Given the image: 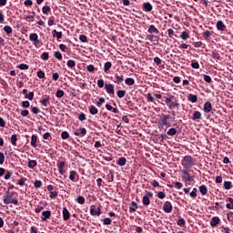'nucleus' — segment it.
Returning <instances> with one entry per match:
<instances>
[{
    "label": "nucleus",
    "instance_id": "41",
    "mask_svg": "<svg viewBox=\"0 0 233 233\" xmlns=\"http://www.w3.org/2000/svg\"><path fill=\"white\" fill-rule=\"evenodd\" d=\"M109 68H112V63L111 62H106L104 66V71L108 72Z\"/></svg>",
    "mask_w": 233,
    "mask_h": 233
},
{
    "label": "nucleus",
    "instance_id": "12",
    "mask_svg": "<svg viewBox=\"0 0 233 233\" xmlns=\"http://www.w3.org/2000/svg\"><path fill=\"white\" fill-rule=\"evenodd\" d=\"M217 28L218 30H220V32H225L226 28H227V25H225V24H223V21L221 20H218L217 22Z\"/></svg>",
    "mask_w": 233,
    "mask_h": 233
},
{
    "label": "nucleus",
    "instance_id": "26",
    "mask_svg": "<svg viewBox=\"0 0 233 233\" xmlns=\"http://www.w3.org/2000/svg\"><path fill=\"white\" fill-rule=\"evenodd\" d=\"M51 10L52 9L48 5H44L42 8V12H43V14H45V15H48V14H50Z\"/></svg>",
    "mask_w": 233,
    "mask_h": 233
},
{
    "label": "nucleus",
    "instance_id": "23",
    "mask_svg": "<svg viewBox=\"0 0 233 233\" xmlns=\"http://www.w3.org/2000/svg\"><path fill=\"white\" fill-rule=\"evenodd\" d=\"M116 165H118L119 167H125V165H127V158L125 157L118 158Z\"/></svg>",
    "mask_w": 233,
    "mask_h": 233
},
{
    "label": "nucleus",
    "instance_id": "52",
    "mask_svg": "<svg viewBox=\"0 0 233 233\" xmlns=\"http://www.w3.org/2000/svg\"><path fill=\"white\" fill-rule=\"evenodd\" d=\"M18 68L20 70H28L29 66L26 64H21L20 66H18Z\"/></svg>",
    "mask_w": 233,
    "mask_h": 233
},
{
    "label": "nucleus",
    "instance_id": "33",
    "mask_svg": "<svg viewBox=\"0 0 233 233\" xmlns=\"http://www.w3.org/2000/svg\"><path fill=\"white\" fill-rule=\"evenodd\" d=\"M117 97H119L120 99H122V97H125V96H127V91L125 90H118L116 93Z\"/></svg>",
    "mask_w": 233,
    "mask_h": 233
},
{
    "label": "nucleus",
    "instance_id": "28",
    "mask_svg": "<svg viewBox=\"0 0 233 233\" xmlns=\"http://www.w3.org/2000/svg\"><path fill=\"white\" fill-rule=\"evenodd\" d=\"M53 37H56L57 39H61L63 37V32H57V30H53Z\"/></svg>",
    "mask_w": 233,
    "mask_h": 233
},
{
    "label": "nucleus",
    "instance_id": "21",
    "mask_svg": "<svg viewBox=\"0 0 233 233\" xmlns=\"http://www.w3.org/2000/svg\"><path fill=\"white\" fill-rule=\"evenodd\" d=\"M168 119H170L169 115H163L162 116V124L165 125L166 127L168 126Z\"/></svg>",
    "mask_w": 233,
    "mask_h": 233
},
{
    "label": "nucleus",
    "instance_id": "7",
    "mask_svg": "<svg viewBox=\"0 0 233 233\" xmlns=\"http://www.w3.org/2000/svg\"><path fill=\"white\" fill-rule=\"evenodd\" d=\"M62 214L64 221H68V219H70V211H68V208H64Z\"/></svg>",
    "mask_w": 233,
    "mask_h": 233
},
{
    "label": "nucleus",
    "instance_id": "43",
    "mask_svg": "<svg viewBox=\"0 0 233 233\" xmlns=\"http://www.w3.org/2000/svg\"><path fill=\"white\" fill-rule=\"evenodd\" d=\"M165 198H167V194H166L165 192L159 191V192L157 193V198H158V199H165Z\"/></svg>",
    "mask_w": 233,
    "mask_h": 233
},
{
    "label": "nucleus",
    "instance_id": "39",
    "mask_svg": "<svg viewBox=\"0 0 233 233\" xmlns=\"http://www.w3.org/2000/svg\"><path fill=\"white\" fill-rule=\"evenodd\" d=\"M35 188H41L43 187V182L41 180H35L34 183Z\"/></svg>",
    "mask_w": 233,
    "mask_h": 233
},
{
    "label": "nucleus",
    "instance_id": "53",
    "mask_svg": "<svg viewBox=\"0 0 233 233\" xmlns=\"http://www.w3.org/2000/svg\"><path fill=\"white\" fill-rule=\"evenodd\" d=\"M12 176H13L12 171H6V173L5 175V179L8 180V179H10V177H12Z\"/></svg>",
    "mask_w": 233,
    "mask_h": 233
},
{
    "label": "nucleus",
    "instance_id": "36",
    "mask_svg": "<svg viewBox=\"0 0 233 233\" xmlns=\"http://www.w3.org/2000/svg\"><path fill=\"white\" fill-rule=\"evenodd\" d=\"M4 31L5 32V34H7V35H10V34H12L13 29L10 25H5L4 26Z\"/></svg>",
    "mask_w": 233,
    "mask_h": 233
},
{
    "label": "nucleus",
    "instance_id": "55",
    "mask_svg": "<svg viewBox=\"0 0 233 233\" xmlns=\"http://www.w3.org/2000/svg\"><path fill=\"white\" fill-rule=\"evenodd\" d=\"M43 208H45V206L44 205H39V206H37L36 207V208L35 209V212L36 213V214H39V212H41V210H43Z\"/></svg>",
    "mask_w": 233,
    "mask_h": 233
},
{
    "label": "nucleus",
    "instance_id": "2",
    "mask_svg": "<svg viewBox=\"0 0 233 233\" xmlns=\"http://www.w3.org/2000/svg\"><path fill=\"white\" fill-rule=\"evenodd\" d=\"M14 196V192H6L5 196H4V203L5 205H19V200H17V198H13Z\"/></svg>",
    "mask_w": 233,
    "mask_h": 233
},
{
    "label": "nucleus",
    "instance_id": "15",
    "mask_svg": "<svg viewBox=\"0 0 233 233\" xmlns=\"http://www.w3.org/2000/svg\"><path fill=\"white\" fill-rule=\"evenodd\" d=\"M167 107L169 108V110H172V108H179V101L176 100L175 102H173L171 100Z\"/></svg>",
    "mask_w": 233,
    "mask_h": 233
},
{
    "label": "nucleus",
    "instance_id": "64",
    "mask_svg": "<svg viewBox=\"0 0 233 233\" xmlns=\"http://www.w3.org/2000/svg\"><path fill=\"white\" fill-rule=\"evenodd\" d=\"M103 103H105V98L104 97L99 98V100L96 102V106L100 107L101 105H103Z\"/></svg>",
    "mask_w": 233,
    "mask_h": 233
},
{
    "label": "nucleus",
    "instance_id": "47",
    "mask_svg": "<svg viewBox=\"0 0 233 233\" xmlns=\"http://www.w3.org/2000/svg\"><path fill=\"white\" fill-rule=\"evenodd\" d=\"M79 40L81 41V43H88V38L85 35H81L79 36Z\"/></svg>",
    "mask_w": 233,
    "mask_h": 233
},
{
    "label": "nucleus",
    "instance_id": "37",
    "mask_svg": "<svg viewBox=\"0 0 233 233\" xmlns=\"http://www.w3.org/2000/svg\"><path fill=\"white\" fill-rule=\"evenodd\" d=\"M167 136H176L177 134V130L174 127H171L167 132Z\"/></svg>",
    "mask_w": 233,
    "mask_h": 233
},
{
    "label": "nucleus",
    "instance_id": "1",
    "mask_svg": "<svg viewBox=\"0 0 233 233\" xmlns=\"http://www.w3.org/2000/svg\"><path fill=\"white\" fill-rule=\"evenodd\" d=\"M196 165V159L190 156H186L182 159L184 168H192Z\"/></svg>",
    "mask_w": 233,
    "mask_h": 233
},
{
    "label": "nucleus",
    "instance_id": "40",
    "mask_svg": "<svg viewBox=\"0 0 233 233\" xmlns=\"http://www.w3.org/2000/svg\"><path fill=\"white\" fill-rule=\"evenodd\" d=\"M190 37V35H188V33H187L186 31L181 33V39H183L184 41H187V39H188Z\"/></svg>",
    "mask_w": 233,
    "mask_h": 233
},
{
    "label": "nucleus",
    "instance_id": "10",
    "mask_svg": "<svg viewBox=\"0 0 233 233\" xmlns=\"http://www.w3.org/2000/svg\"><path fill=\"white\" fill-rule=\"evenodd\" d=\"M30 41H34V45H37L39 43V36L37 34L33 33L29 35Z\"/></svg>",
    "mask_w": 233,
    "mask_h": 233
},
{
    "label": "nucleus",
    "instance_id": "59",
    "mask_svg": "<svg viewBox=\"0 0 233 233\" xmlns=\"http://www.w3.org/2000/svg\"><path fill=\"white\" fill-rule=\"evenodd\" d=\"M204 81H206V83H212V78L210 76L204 75Z\"/></svg>",
    "mask_w": 233,
    "mask_h": 233
},
{
    "label": "nucleus",
    "instance_id": "27",
    "mask_svg": "<svg viewBox=\"0 0 233 233\" xmlns=\"http://www.w3.org/2000/svg\"><path fill=\"white\" fill-rule=\"evenodd\" d=\"M144 6V10H146V12H152V5L150 3H145L143 5Z\"/></svg>",
    "mask_w": 233,
    "mask_h": 233
},
{
    "label": "nucleus",
    "instance_id": "8",
    "mask_svg": "<svg viewBox=\"0 0 233 233\" xmlns=\"http://www.w3.org/2000/svg\"><path fill=\"white\" fill-rule=\"evenodd\" d=\"M74 136H86V129L85 127H80L74 132Z\"/></svg>",
    "mask_w": 233,
    "mask_h": 233
},
{
    "label": "nucleus",
    "instance_id": "24",
    "mask_svg": "<svg viewBox=\"0 0 233 233\" xmlns=\"http://www.w3.org/2000/svg\"><path fill=\"white\" fill-rule=\"evenodd\" d=\"M41 105H43V106H48V105H50V96H46L44 99H42Z\"/></svg>",
    "mask_w": 233,
    "mask_h": 233
},
{
    "label": "nucleus",
    "instance_id": "25",
    "mask_svg": "<svg viewBox=\"0 0 233 233\" xmlns=\"http://www.w3.org/2000/svg\"><path fill=\"white\" fill-rule=\"evenodd\" d=\"M193 121H197V119H201V112L195 111L192 116Z\"/></svg>",
    "mask_w": 233,
    "mask_h": 233
},
{
    "label": "nucleus",
    "instance_id": "16",
    "mask_svg": "<svg viewBox=\"0 0 233 233\" xmlns=\"http://www.w3.org/2000/svg\"><path fill=\"white\" fill-rule=\"evenodd\" d=\"M147 32H148V34H159V30L154 25H151L149 26Z\"/></svg>",
    "mask_w": 233,
    "mask_h": 233
},
{
    "label": "nucleus",
    "instance_id": "9",
    "mask_svg": "<svg viewBox=\"0 0 233 233\" xmlns=\"http://www.w3.org/2000/svg\"><path fill=\"white\" fill-rule=\"evenodd\" d=\"M204 112H205L206 114H208V113L212 112V103H210V102H206V103L204 104Z\"/></svg>",
    "mask_w": 233,
    "mask_h": 233
},
{
    "label": "nucleus",
    "instance_id": "14",
    "mask_svg": "<svg viewBox=\"0 0 233 233\" xmlns=\"http://www.w3.org/2000/svg\"><path fill=\"white\" fill-rule=\"evenodd\" d=\"M105 88H106V92H107V94L114 95V85H112V84H106L105 85Z\"/></svg>",
    "mask_w": 233,
    "mask_h": 233
},
{
    "label": "nucleus",
    "instance_id": "18",
    "mask_svg": "<svg viewBox=\"0 0 233 233\" xmlns=\"http://www.w3.org/2000/svg\"><path fill=\"white\" fill-rule=\"evenodd\" d=\"M137 208H138V207H137V203H136V202H131V204H130V207H129V211L131 212V213H133V212H136L137 210Z\"/></svg>",
    "mask_w": 233,
    "mask_h": 233
},
{
    "label": "nucleus",
    "instance_id": "35",
    "mask_svg": "<svg viewBox=\"0 0 233 233\" xmlns=\"http://www.w3.org/2000/svg\"><path fill=\"white\" fill-rule=\"evenodd\" d=\"M136 83V80H134V78H127L126 79V85H127V86H132V85H134Z\"/></svg>",
    "mask_w": 233,
    "mask_h": 233
},
{
    "label": "nucleus",
    "instance_id": "34",
    "mask_svg": "<svg viewBox=\"0 0 233 233\" xmlns=\"http://www.w3.org/2000/svg\"><path fill=\"white\" fill-rule=\"evenodd\" d=\"M11 144L13 145V147H15L17 145V135H12Z\"/></svg>",
    "mask_w": 233,
    "mask_h": 233
},
{
    "label": "nucleus",
    "instance_id": "57",
    "mask_svg": "<svg viewBox=\"0 0 233 233\" xmlns=\"http://www.w3.org/2000/svg\"><path fill=\"white\" fill-rule=\"evenodd\" d=\"M57 191H51L49 198H51V199H55V198H57Z\"/></svg>",
    "mask_w": 233,
    "mask_h": 233
},
{
    "label": "nucleus",
    "instance_id": "38",
    "mask_svg": "<svg viewBox=\"0 0 233 233\" xmlns=\"http://www.w3.org/2000/svg\"><path fill=\"white\" fill-rule=\"evenodd\" d=\"M224 188L226 190H230V188H232V182L230 181L224 182Z\"/></svg>",
    "mask_w": 233,
    "mask_h": 233
},
{
    "label": "nucleus",
    "instance_id": "42",
    "mask_svg": "<svg viewBox=\"0 0 233 233\" xmlns=\"http://www.w3.org/2000/svg\"><path fill=\"white\" fill-rule=\"evenodd\" d=\"M125 77L122 76H116V83H117V85H119V83H123Z\"/></svg>",
    "mask_w": 233,
    "mask_h": 233
},
{
    "label": "nucleus",
    "instance_id": "20",
    "mask_svg": "<svg viewBox=\"0 0 233 233\" xmlns=\"http://www.w3.org/2000/svg\"><path fill=\"white\" fill-rule=\"evenodd\" d=\"M76 177H77V172L76 171H70L69 172V179H70V181L76 182Z\"/></svg>",
    "mask_w": 233,
    "mask_h": 233
},
{
    "label": "nucleus",
    "instance_id": "49",
    "mask_svg": "<svg viewBox=\"0 0 233 233\" xmlns=\"http://www.w3.org/2000/svg\"><path fill=\"white\" fill-rule=\"evenodd\" d=\"M211 57H212L213 59H216L217 61H218V59L221 58V56H219V53H216V52H213V53H212Z\"/></svg>",
    "mask_w": 233,
    "mask_h": 233
},
{
    "label": "nucleus",
    "instance_id": "54",
    "mask_svg": "<svg viewBox=\"0 0 233 233\" xmlns=\"http://www.w3.org/2000/svg\"><path fill=\"white\" fill-rule=\"evenodd\" d=\"M147 99L148 103H154V96H152V95L150 93H148L147 95Z\"/></svg>",
    "mask_w": 233,
    "mask_h": 233
},
{
    "label": "nucleus",
    "instance_id": "17",
    "mask_svg": "<svg viewBox=\"0 0 233 233\" xmlns=\"http://www.w3.org/2000/svg\"><path fill=\"white\" fill-rule=\"evenodd\" d=\"M31 147H33L34 148H37V136L33 135L31 137Z\"/></svg>",
    "mask_w": 233,
    "mask_h": 233
},
{
    "label": "nucleus",
    "instance_id": "61",
    "mask_svg": "<svg viewBox=\"0 0 233 233\" xmlns=\"http://www.w3.org/2000/svg\"><path fill=\"white\" fill-rule=\"evenodd\" d=\"M25 99H29V101H32L34 99V92H29V94L25 96Z\"/></svg>",
    "mask_w": 233,
    "mask_h": 233
},
{
    "label": "nucleus",
    "instance_id": "56",
    "mask_svg": "<svg viewBox=\"0 0 233 233\" xmlns=\"http://www.w3.org/2000/svg\"><path fill=\"white\" fill-rule=\"evenodd\" d=\"M174 96H169V97H166V100H165V103L166 105H167L168 106V104L171 103L172 99H174Z\"/></svg>",
    "mask_w": 233,
    "mask_h": 233
},
{
    "label": "nucleus",
    "instance_id": "30",
    "mask_svg": "<svg viewBox=\"0 0 233 233\" xmlns=\"http://www.w3.org/2000/svg\"><path fill=\"white\" fill-rule=\"evenodd\" d=\"M34 17H35V12L33 11L31 15L25 16V19L30 23V21H34Z\"/></svg>",
    "mask_w": 233,
    "mask_h": 233
},
{
    "label": "nucleus",
    "instance_id": "58",
    "mask_svg": "<svg viewBox=\"0 0 233 233\" xmlns=\"http://www.w3.org/2000/svg\"><path fill=\"white\" fill-rule=\"evenodd\" d=\"M37 77H39V79H45V72H43L42 70L38 71Z\"/></svg>",
    "mask_w": 233,
    "mask_h": 233
},
{
    "label": "nucleus",
    "instance_id": "62",
    "mask_svg": "<svg viewBox=\"0 0 233 233\" xmlns=\"http://www.w3.org/2000/svg\"><path fill=\"white\" fill-rule=\"evenodd\" d=\"M87 72H94L96 70V66L94 65H89L86 67Z\"/></svg>",
    "mask_w": 233,
    "mask_h": 233
},
{
    "label": "nucleus",
    "instance_id": "51",
    "mask_svg": "<svg viewBox=\"0 0 233 233\" xmlns=\"http://www.w3.org/2000/svg\"><path fill=\"white\" fill-rule=\"evenodd\" d=\"M67 66H69V68H74V66H76V61L68 60L67 61Z\"/></svg>",
    "mask_w": 233,
    "mask_h": 233
},
{
    "label": "nucleus",
    "instance_id": "44",
    "mask_svg": "<svg viewBox=\"0 0 233 233\" xmlns=\"http://www.w3.org/2000/svg\"><path fill=\"white\" fill-rule=\"evenodd\" d=\"M63 96H65V91H63L61 89H58L56 91V96L58 97V98H61V97H63Z\"/></svg>",
    "mask_w": 233,
    "mask_h": 233
},
{
    "label": "nucleus",
    "instance_id": "5",
    "mask_svg": "<svg viewBox=\"0 0 233 233\" xmlns=\"http://www.w3.org/2000/svg\"><path fill=\"white\" fill-rule=\"evenodd\" d=\"M172 203L170 201H166L163 206V210L166 212V214H170L172 212Z\"/></svg>",
    "mask_w": 233,
    "mask_h": 233
},
{
    "label": "nucleus",
    "instance_id": "11",
    "mask_svg": "<svg viewBox=\"0 0 233 233\" xmlns=\"http://www.w3.org/2000/svg\"><path fill=\"white\" fill-rule=\"evenodd\" d=\"M219 221H220L219 218L213 217L210 221V226L212 227V228H214L215 227H218V225H219Z\"/></svg>",
    "mask_w": 233,
    "mask_h": 233
},
{
    "label": "nucleus",
    "instance_id": "13",
    "mask_svg": "<svg viewBox=\"0 0 233 233\" xmlns=\"http://www.w3.org/2000/svg\"><path fill=\"white\" fill-rule=\"evenodd\" d=\"M42 221H46V219H49L50 216H52V211L46 210L42 212Z\"/></svg>",
    "mask_w": 233,
    "mask_h": 233
},
{
    "label": "nucleus",
    "instance_id": "4",
    "mask_svg": "<svg viewBox=\"0 0 233 233\" xmlns=\"http://www.w3.org/2000/svg\"><path fill=\"white\" fill-rule=\"evenodd\" d=\"M90 214L91 216H101V208H96L95 205L90 207Z\"/></svg>",
    "mask_w": 233,
    "mask_h": 233
},
{
    "label": "nucleus",
    "instance_id": "63",
    "mask_svg": "<svg viewBox=\"0 0 233 233\" xmlns=\"http://www.w3.org/2000/svg\"><path fill=\"white\" fill-rule=\"evenodd\" d=\"M97 86L99 88H103V86H105V81L103 79H100L97 81Z\"/></svg>",
    "mask_w": 233,
    "mask_h": 233
},
{
    "label": "nucleus",
    "instance_id": "19",
    "mask_svg": "<svg viewBox=\"0 0 233 233\" xmlns=\"http://www.w3.org/2000/svg\"><path fill=\"white\" fill-rule=\"evenodd\" d=\"M199 192L202 194V196H207L208 193V189L207 188V186L202 185L199 187Z\"/></svg>",
    "mask_w": 233,
    "mask_h": 233
},
{
    "label": "nucleus",
    "instance_id": "32",
    "mask_svg": "<svg viewBox=\"0 0 233 233\" xmlns=\"http://www.w3.org/2000/svg\"><path fill=\"white\" fill-rule=\"evenodd\" d=\"M228 200L229 201V204H227L226 208H228L229 210H233V198H228Z\"/></svg>",
    "mask_w": 233,
    "mask_h": 233
},
{
    "label": "nucleus",
    "instance_id": "6",
    "mask_svg": "<svg viewBox=\"0 0 233 233\" xmlns=\"http://www.w3.org/2000/svg\"><path fill=\"white\" fill-rule=\"evenodd\" d=\"M66 166V163L65 161H61L57 164V168H58V172L59 174H61L63 176V174H65L66 171H65V167Z\"/></svg>",
    "mask_w": 233,
    "mask_h": 233
},
{
    "label": "nucleus",
    "instance_id": "48",
    "mask_svg": "<svg viewBox=\"0 0 233 233\" xmlns=\"http://www.w3.org/2000/svg\"><path fill=\"white\" fill-rule=\"evenodd\" d=\"M61 137L62 139H68V137H70V135L68 134V132L63 131L61 134Z\"/></svg>",
    "mask_w": 233,
    "mask_h": 233
},
{
    "label": "nucleus",
    "instance_id": "29",
    "mask_svg": "<svg viewBox=\"0 0 233 233\" xmlns=\"http://www.w3.org/2000/svg\"><path fill=\"white\" fill-rule=\"evenodd\" d=\"M188 101H191V103H198V96L190 94L188 96Z\"/></svg>",
    "mask_w": 233,
    "mask_h": 233
},
{
    "label": "nucleus",
    "instance_id": "3",
    "mask_svg": "<svg viewBox=\"0 0 233 233\" xmlns=\"http://www.w3.org/2000/svg\"><path fill=\"white\" fill-rule=\"evenodd\" d=\"M152 196H154V195L151 192L147 191L146 196H144L143 198H142L143 205H145V206L150 205V198H152Z\"/></svg>",
    "mask_w": 233,
    "mask_h": 233
},
{
    "label": "nucleus",
    "instance_id": "22",
    "mask_svg": "<svg viewBox=\"0 0 233 233\" xmlns=\"http://www.w3.org/2000/svg\"><path fill=\"white\" fill-rule=\"evenodd\" d=\"M99 110L96 108V106H91L89 107V113L92 115V116H96V114H98Z\"/></svg>",
    "mask_w": 233,
    "mask_h": 233
},
{
    "label": "nucleus",
    "instance_id": "45",
    "mask_svg": "<svg viewBox=\"0 0 233 233\" xmlns=\"http://www.w3.org/2000/svg\"><path fill=\"white\" fill-rule=\"evenodd\" d=\"M49 57L50 56L47 52H45L41 55V59H43V61H48Z\"/></svg>",
    "mask_w": 233,
    "mask_h": 233
},
{
    "label": "nucleus",
    "instance_id": "31",
    "mask_svg": "<svg viewBox=\"0 0 233 233\" xmlns=\"http://www.w3.org/2000/svg\"><path fill=\"white\" fill-rule=\"evenodd\" d=\"M37 167V161L35 160H29L28 161V167L29 168H35Z\"/></svg>",
    "mask_w": 233,
    "mask_h": 233
},
{
    "label": "nucleus",
    "instance_id": "46",
    "mask_svg": "<svg viewBox=\"0 0 233 233\" xmlns=\"http://www.w3.org/2000/svg\"><path fill=\"white\" fill-rule=\"evenodd\" d=\"M77 203H79V205H85V197L83 196H79L76 199Z\"/></svg>",
    "mask_w": 233,
    "mask_h": 233
},
{
    "label": "nucleus",
    "instance_id": "50",
    "mask_svg": "<svg viewBox=\"0 0 233 233\" xmlns=\"http://www.w3.org/2000/svg\"><path fill=\"white\" fill-rule=\"evenodd\" d=\"M55 57L56 59H58L59 61H61V59H63V55H61V52L56 51V52H55Z\"/></svg>",
    "mask_w": 233,
    "mask_h": 233
},
{
    "label": "nucleus",
    "instance_id": "60",
    "mask_svg": "<svg viewBox=\"0 0 233 233\" xmlns=\"http://www.w3.org/2000/svg\"><path fill=\"white\" fill-rule=\"evenodd\" d=\"M104 225H112V219L110 218H104Z\"/></svg>",
    "mask_w": 233,
    "mask_h": 233
}]
</instances>
